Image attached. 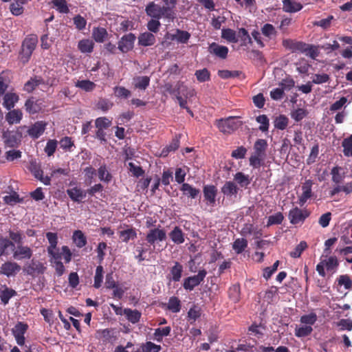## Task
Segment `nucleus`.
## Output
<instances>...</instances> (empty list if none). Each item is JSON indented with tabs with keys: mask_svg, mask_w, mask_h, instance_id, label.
<instances>
[{
	"mask_svg": "<svg viewBox=\"0 0 352 352\" xmlns=\"http://www.w3.org/2000/svg\"><path fill=\"white\" fill-rule=\"evenodd\" d=\"M47 122L45 121H36L31 125L27 131V133L32 139H38L45 131Z\"/></svg>",
	"mask_w": 352,
	"mask_h": 352,
	"instance_id": "dca6fc26",
	"label": "nucleus"
},
{
	"mask_svg": "<svg viewBox=\"0 0 352 352\" xmlns=\"http://www.w3.org/2000/svg\"><path fill=\"white\" fill-rule=\"evenodd\" d=\"M156 38L153 34L148 32L141 33L138 36V45L144 47L153 45Z\"/></svg>",
	"mask_w": 352,
	"mask_h": 352,
	"instance_id": "b1692460",
	"label": "nucleus"
},
{
	"mask_svg": "<svg viewBox=\"0 0 352 352\" xmlns=\"http://www.w3.org/2000/svg\"><path fill=\"white\" fill-rule=\"evenodd\" d=\"M310 215V212L307 209H300L295 207L289 210L288 218L292 224L302 223Z\"/></svg>",
	"mask_w": 352,
	"mask_h": 352,
	"instance_id": "423d86ee",
	"label": "nucleus"
},
{
	"mask_svg": "<svg viewBox=\"0 0 352 352\" xmlns=\"http://www.w3.org/2000/svg\"><path fill=\"white\" fill-rule=\"evenodd\" d=\"M16 295V292L15 290L6 287V288L0 293V299L1 302L6 305L8 303L10 299Z\"/></svg>",
	"mask_w": 352,
	"mask_h": 352,
	"instance_id": "49530a36",
	"label": "nucleus"
},
{
	"mask_svg": "<svg viewBox=\"0 0 352 352\" xmlns=\"http://www.w3.org/2000/svg\"><path fill=\"white\" fill-rule=\"evenodd\" d=\"M207 275V271L205 269L200 270L198 274L194 276H188L184 279L183 287L186 291H192L196 287L199 285Z\"/></svg>",
	"mask_w": 352,
	"mask_h": 352,
	"instance_id": "39448f33",
	"label": "nucleus"
},
{
	"mask_svg": "<svg viewBox=\"0 0 352 352\" xmlns=\"http://www.w3.org/2000/svg\"><path fill=\"white\" fill-rule=\"evenodd\" d=\"M103 267L98 265L96 269L94 287L98 289L101 287L103 280Z\"/></svg>",
	"mask_w": 352,
	"mask_h": 352,
	"instance_id": "680f3d73",
	"label": "nucleus"
},
{
	"mask_svg": "<svg viewBox=\"0 0 352 352\" xmlns=\"http://www.w3.org/2000/svg\"><path fill=\"white\" fill-rule=\"evenodd\" d=\"M262 34L269 38H271L272 36H276L277 35V31L275 28L270 23H265L261 28Z\"/></svg>",
	"mask_w": 352,
	"mask_h": 352,
	"instance_id": "0e129e2a",
	"label": "nucleus"
},
{
	"mask_svg": "<svg viewBox=\"0 0 352 352\" xmlns=\"http://www.w3.org/2000/svg\"><path fill=\"white\" fill-rule=\"evenodd\" d=\"M29 170L31 173L38 180L41 182L46 186H49L51 184V178L48 176H43V171L41 168V166L39 163H37L36 160H32L30 162Z\"/></svg>",
	"mask_w": 352,
	"mask_h": 352,
	"instance_id": "0eeeda50",
	"label": "nucleus"
},
{
	"mask_svg": "<svg viewBox=\"0 0 352 352\" xmlns=\"http://www.w3.org/2000/svg\"><path fill=\"white\" fill-rule=\"evenodd\" d=\"M289 123V119L285 115H279L274 121L275 128L284 130L287 128Z\"/></svg>",
	"mask_w": 352,
	"mask_h": 352,
	"instance_id": "4d7b16f0",
	"label": "nucleus"
},
{
	"mask_svg": "<svg viewBox=\"0 0 352 352\" xmlns=\"http://www.w3.org/2000/svg\"><path fill=\"white\" fill-rule=\"evenodd\" d=\"M8 111L6 115V120L8 123L10 125L19 123L23 118L22 111L19 109Z\"/></svg>",
	"mask_w": 352,
	"mask_h": 352,
	"instance_id": "bb28decb",
	"label": "nucleus"
},
{
	"mask_svg": "<svg viewBox=\"0 0 352 352\" xmlns=\"http://www.w3.org/2000/svg\"><path fill=\"white\" fill-rule=\"evenodd\" d=\"M107 34V31L104 28H94L92 30V37L97 43H102Z\"/></svg>",
	"mask_w": 352,
	"mask_h": 352,
	"instance_id": "ea45409f",
	"label": "nucleus"
},
{
	"mask_svg": "<svg viewBox=\"0 0 352 352\" xmlns=\"http://www.w3.org/2000/svg\"><path fill=\"white\" fill-rule=\"evenodd\" d=\"M204 201L210 206H214L216 203L217 188L214 185H205L203 187Z\"/></svg>",
	"mask_w": 352,
	"mask_h": 352,
	"instance_id": "2eb2a0df",
	"label": "nucleus"
},
{
	"mask_svg": "<svg viewBox=\"0 0 352 352\" xmlns=\"http://www.w3.org/2000/svg\"><path fill=\"white\" fill-rule=\"evenodd\" d=\"M150 84V78L146 76L133 78V85L135 89L145 90Z\"/></svg>",
	"mask_w": 352,
	"mask_h": 352,
	"instance_id": "e433bc0d",
	"label": "nucleus"
},
{
	"mask_svg": "<svg viewBox=\"0 0 352 352\" xmlns=\"http://www.w3.org/2000/svg\"><path fill=\"white\" fill-rule=\"evenodd\" d=\"M267 147V142L265 140L258 139L254 144V154L265 157Z\"/></svg>",
	"mask_w": 352,
	"mask_h": 352,
	"instance_id": "473e14b6",
	"label": "nucleus"
},
{
	"mask_svg": "<svg viewBox=\"0 0 352 352\" xmlns=\"http://www.w3.org/2000/svg\"><path fill=\"white\" fill-rule=\"evenodd\" d=\"M123 314L126 318L132 324L138 323L141 318L142 314L137 309H131L130 308H125L123 309Z\"/></svg>",
	"mask_w": 352,
	"mask_h": 352,
	"instance_id": "c756f323",
	"label": "nucleus"
},
{
	"mask_svg": "<svg viewBox=\"0 0 352 352\" xmlns=\"http://www.w3.org/2000/svg\"><path fill=\"white\" fill-rule=\"evenodd\" d=\"M283 45L292 52L302 53L306 52V47H308V43L288 38L283 41Z\"/></svg>",
	"mask_w": 352,
	"mask_h": 352,
	"instance_id": "f8f14e48",
	"label": "nucleus"
},
{
	"mask_svg": "<svg viewBox=\"0 0 352 352\" xmlns=\"http://www.w3.org/2000/svg\"><path fill=\"white\" fill-rule=\"evenodd\" d=\"M209 52L220 58L225 59L228 56V48L226 46L212 43L209 46Z\"/></svg>",
	"mask_w": 352,
	"mask_h": 352,
	"instance_id": "393cba45",
	"label": "nucleus"
},
{
	"mask_svg": "<svg viewBox=\"0 0 352 352\" xmlns=\"http://www.w3.org/2000/svg\"><path fill=\"white\" fill-rule=\"evenodd\" d=\"M136 231L133 228L120 232V237L122 239V241L125 243H127L131 239H133L136 238Z\"/></svg>",
	"mask_w": 352,
	"mask_h": 352,
	"instance_id": "864d4df0",
	"label": "nucleus"
},
{
	"mask_svg": "<svg viewBox=\"0 0 352 352\" xmlns=\"http://www.w3.org/2000/svg\"><path fill=\"white\" fill-rule=\"evenodd\" d=\"M313 331V328L311 326H302L295 329V336L298 338H303L308 336Z\"/></svg>",
	"mask_w": 352,
	"mask_h": 352,
	"instance_id": "338daca9",
	"label": "nucleus"
},
{
	"mask_svg": "<svg viewBox=\"0 0 352 352\" xmlns=\"http://www.w3.org/2000/svg\"><path fill=\"white\" fill-rule=\"evenodd\" d=\"M94 43L90 39H82L78 42V47L82 53H91L93 52Z\"/></svg>",
	"mask_w": 352,
	"mask_h": 352,
	"instance_id": "79ce46f5",
	"label": "nucleus"
},
{
	"mask_svg": "<svg viewBox=\"0 0 352 352\" xmlns=\"http://www.w3.org/2000/svg\"><path fill=\"white\" fill-rule=\"evenodd\" d=\"M221 37L230 43H236L238 41L236 32L230 28L222 30Z\"/></svg>",
	"mask_w": 352,
	"mask_h": 352,
	"instance_id": "603ef678",
	"label": "nucleus"
},
{
	"mask_svg": "<svg viewBox=\"0 0 352 352\" xmlns=\"http://www.w3.org/2000/svg\"><path fill=\"white\" fill-rule=\"evenodd\" d=\"M25 3L23 0H14L10 6V12L15 16L21 15L24 10L23 6Z\"/></svg>",
	"mask_w": 352,
	"mask_h": 352,
	"instance_id": "a18cd8bd",
	"label": "nucleus"
},
{
	"mask_svg": "<svg viewBox=\"0 0 352 352\" xmlns=\"http://www.w3.org/2000/svg\"><path fill=\"white\" fill-rule=\"evenodd\" d=\"M218 76L222 79L241 78V76H243V78H245V75L243 74V72L241 71H238V70H234V71H230L228 69L219 70Z\"/></svg>",
	"mask_w": 352,
	"mask_h": 352,
	"instance_id": "c9c22d12",
	"label": "nucleus"
},
{
	"mask_svg": "<svg viewBox=\"0 0 352 352\" xmlns=\"http://www.w3.org/2000/svg\"><path fill=\"white\" fill-rule=\"evenodd\" d=\"M2 138L5 145L8 147H18L21 142V135L14 131H4L3 133Z\"/></svg>",
	"mask_w": 352,
	"mask_h": 352,
	"instance_id": "6e6552de",
	"label": "nucleus"
},
{
	"mask_svg": "<svg viewBox=\"0 0 352 352\" xmlns=\"http://www.w3.org/2000/svg\"><path fill=\"white\" fill-rule=\"evenodd\" d=\"M215 124L223 133L230 134L236 131L241 124L235 117H228L217 120Z\"/></svg>",
	"mask_w": 352,
	"mask_h": 352,
	"instance_id": "20e7f679",
	"label": "nucleus"
},
{
	"mask_svg": "<svg viewBox=\"0 0 352 352\" xmlns=\"http://www.w3.org/2000/svg\"><path fill=\"white\" fill-rule=\"evenodd\" d=\"M183 272V266L179 262H175V265L170 269V275L172 280L174 282L180 280Z\"/></svg>",
	"mask_w": 352,
	"mask_h": 352,
	"instance_id": "4c0bfd02",
	"label": "nucleus"
},
{
	"mask_svg": "<svg viewBox=\"0 0 352 352\" xmlns=\"http://www.w3.org/2000/svg\"><path fill=\"white\" fill-rule=\"evenodd\" d=\"M179 136L176 135L174 137L170 144L167 145L163 150L162 151L161 156L166 157L168 155V153L171 151H175L179 147L180 142H179Z\"/></svg>",
	"mask_w": 352,
	"mask_h": 352,
	"instance_id": "f704fd0d",
	"label": "nucleus"
},
{
	"mask_svg": "<svg viewBox=\"0 0 352 352\" xmlns=\"http://www.w3.org/2000/svg\"><path fill=\"white\" fill-rule=\"evenodd\" d=\"M3 106L7 109L10 110L15 106V104L18 102L19 96L13 92H8L4 94L3 96Z\"/></svg>",
	"mask_w": 352,
	"mask_h": 352,
	"instance_id": "4be33fe9",
	"label": "nucleus"
},
{
	"mask_svg": "<svg viewBox=\"0 0 352 352\" xmlns=\"http://www.w3.org/2000/svg\"><path fill=\"white\" fill-rule=\"evenodd\" d=\"M145 12L152 19H160L164 17L173 20L175 18V14L170 6H161L153 1L148 3L146 6Z\"/></svg>",
	"mask_w": 352,
	"mask_h": 352,
	"instance_id": "f257e3e1",
	"label": "nucleus"
},
{
	"mask_svg": "<svg viewBox=\"0 0 352 352\" xmlns=\"http://www.w3.org/2000/svg\"><path fill=\"white\" fill-rule=\"evenodd\" d=\"M9 248L13 250V248H15L14 243L7 237L0 236V256H8Z\"/></svg>",
	"mask_w": 352,
	"mask_h": 352,
	"instance_id": "2f4dec72",
	"label": "nucleus"
},
{
	"mask_svg": "<svg viewBox=\"0 0 352 352\" xmlns=\"http://www.w3.org/2000/svg\"><path fill=\"white\" fill-rule=\"evenodd\" d=\"M13 258L16 260L30 259L33 255L32 250L28 245H19L13 248Z\"/></svg>",
	"mask_w": 352,
	"mask_h": 352,
	"instance_id": "4468645a",
	"label": "nucleus"
},
{
	"mask_svg": "<svg viewBox=\"0 0 352 352\" xmlns=\"http://www.w3.org/2000/svg\"><path fill=\"white\" fill-rule=\"evenodd\" d=\"M180 190L183 192L184 195L190 199H196L200 194L199 189L192 186L188 183H183Z\"/></svg>",
	"mask_w": 352,
	"mask_h": 352,
	"instance_id": "c85d7f7f",
	"label": "nucleus"
},
{
	"mask_svg": "<svg viewBox=\"0 0 352 352\" xmlns=\"http://www.w3.org/2000/svg\"><path fill=\"white\" fill-rule=\"evenodd\" d=\"M248 246V241L245 239H236L233 244L232 248L237 254L242 253Z\"/></svg>",
	"mask_w": 352,
	"mask_h": 352,
	"instance_id": "6e6d98bb",
	"label": "nucleus"
},
{
	"mask_svg": "<svg viewBox=\"0 0 352 352\" xmlns=\"http://www.w3.org/2000/svg\"><path fill=\"white\" fill-rule=\"evenodd\" d=\"M10 239L14 243H16L17 245L23 244L24 235L21 230H18L16 232L12 231L10 230L8 231Z\"/></svg>",
	"mask_w": 352,
	"mask_h": 352,
	"instance_id": "052dcab7",
	"label": "nucleus"
},
{
	"mask_svg": "<svg viewBox=\"0 0 352 352\" xmlns=\"http://www.w3.org/2000/svg\"><path fill=\"white\" fill-rule=\"evenodd\" d=\"M190 38V34L187 31L177 29L175 34L170 35V38L173 41H177L180 43H187Z\"/></svg>",
	"mask_w": 352,
	"mask_h": 352,
	"instance_id": "7c9ffc66",
	"label": "nucleus"
},
{
	"mask_svg": "<svg viewBox=\"0 0 352 352\" xmlns=\"http://www.w3.org/2000/svg\"><path fill=\"white\" fill-rule=\"evenodd\" d=\"M239 190L237 185L232 181L226 182L221 187V192L226 197H236Z\"/></svg>",
	"mask_w": 352,
	"mask_h": 352,
	"instance_id": "a878e982",
	"label": "nucleus"
},
{
	"mask_svg": "<svg viewBox=\"0 0 352 352\" xmlns=\"http://www.w3.org/2000/svg\"><path fill=\"white\" fill-rule=\"evenodd\" d=\"M46 238L49 242V245L47 248V251L49 256H53L58 258V254L60 252L57 249L58 244V234L55 232H48L46 233Z\"/></svg>",
	"mask_w": 352,
	"mask_h": 352,
	"instance_id": "9b49d317",
	"label": "nucleus"
},
{
	"mask_svg": "<svg viewBox=\"0 0 352 352\" xmlns=\"http://www.w3.org/2000/svg\"><path fill=\"white\" fill-rule=\"evenodd\" d=\"M37 43L38 37L35 34H30L23 40L19 54V58L23 64L27 63L30 59Z\"/></svg>",
	"mask_w": 352,
	"mask_h": 352,
	"instance_id": "7ed1b4c3",
	"label": "nucleus"
},
{
	"mask_svg": "<svg viewBox=\"0 0 352 352\" xmlns=\"http://www.w3.org/2000/svg\"><path fill=\"white\" fill-rule=\"evenodd\" d=\"M136 37L133 33L124 35L118 41V48L122 52L126 53L133 48Z\"/></svg>",
	"mask_w": 352,
	"mask_h": 352,
	"instance_id": "ddd939ff",
	"label": "nucleus"
},
{
	"mask_svg": "<svg viewBox=\"0 0 352 352\" xmlns=\"http://www.w3.org/2000/svg\"><path fill=\"white\" fill-rule=\"evenodd\" d=\"M234 180L241 187L247 188L251 182V179L248 175L242 172H238L234 175Z\"/></svg>",
	"mask_w": 352,
	"mask_h": 352,
	"instance_id": "58836bf2",
	"label": "nucleus"
},
{
	"mask_svg": "<svg viewBox=\"0 0 352 352\" xmlns=\"http://www.w3.org/2000/svg\"><path fill=\"white\" fill-rule=\"evenodd\" d=\"M240 293L239 285H234L228 290L229 298L234 303H236L240 300Z\"/></svg>",
	"mask_w": 352,
	"mask_h": 352,
	"instance_id": "13d9d810",
	"label": "nucleus"
},
{
	"mask_svg": "<svg viewBox=\"0 0 352 352\" xmlns=\"http://www.w3.org/2000/svg\"><path fill=\"white\" fill-rule=\"evenodd\" d=\"M28 329V325L23 322H18L14 327L12 329V334L16 340V343L19 346L25 344L24 335Z\"/></svg>",
	"mask_w": 352,
	"mask_h": 352,
	"instance_id": "1a4fd4ad",
	"label": "nucleus"
},
{
	"mask_svg": "<svg viewBox=\"0 0 352 352\" xmlns=\"http://www.w3.org/2000/svg\"><path fill=\"white\" fill-rule=\"evenodd\" d=\"M61 253L58 254V258H55L53 256H50V262L55 268L56 274L58 276H61L65 271V267L63 263L60 261L62 256L65 263H69L72 261V254L67 245H63L61 248Z\"/></svg>",
	"mask_w": 352,
	"mask_h": 352,
	"instance_id": "f03ea898",
	"label": "nucleus"
},
{
	"mask_svg": "<svg viewBox=\"0 0 352 352\" xmlns=\"http://www.w3.org/2000/svg\"><path fill=\"white\" fill-rule=\"evenodd\" d=\"M113 92L118 98L127 99L131 96V91L122 86H116Z\"/></svg>",
	"mask_w": 352,
	"mask_h": 352,
	"instance_id": "3c124183",
	"label": "nucleus"
},
{
	"mask_svg": "<svg viewBox=\"0 0 352 352\" xmlns=\"http://www.w3.org/2000/svg\"><path fill=\"white\" fill-rule=\"evenodd\" d=\"M52 3L60 13L67 14L69 12L66 0H53Z\"/></svg>",
	"mask_w": 352,
	"mask_h": 352,
	"instance_id": "774afa93",
	"label": "nucleus"
},
{
	"mask_svg": "<svg viewBox=\"0 0 352 352\" xmlns=\"http://www.w3.org/2000/svg\"><path fill=\"white\" fill-rule=\"evenodd\" d=\"M283 10L287 13H294L301 10L302 5L294 0H282Z\"/></svg>",
	"mask_w": 352,
	"mask_h": 352,
	"instance_id": "5701e85b",
	"label": "nucleus"
},
{
	"mask_svg": "<svg viewBox=\"0 0 352 352\" xmlns=\"http://www.w3.org/2000/svg\"><path fill=\"white\" fill-rule=\"evenodd\" d=\"M283 219H284V216L280 212H278L274 214L270 215L267 219V227H270L272 225H279V224L282 223Z\"/></svg>",
	"mask_w": 352,
	"mask_h": 352,
	"instance_id": "e2e57ef3",
	"label": "nucleus"
},
{
	"mask_svg": "<svg viewBox=\"0 0 352 352\" xmlns=\"http://www.w3.org/2000/svg\"><path fill=\"white\" fill-rule=\"evenodd\" d=\"M66 192L69 197L74 202L80 203L86 197L87 192L77 186L68 188Z\"/></svg>",
	"mask_w": 352,
	"mask_h": 352,
	"instance_id": "aec40b11",
	"label": "nucleus"
},
{
	"mask_svg": "<svg viewBox=\"0 0 352 352\" xmlns=\"http://www.w3.org/2000/svg\"><path fill=\"white\" fill-rule=\"evenodd\" d=\"M312 181L310 179L306 180L305 182L302 186V193L298 199V204L300 206H302L308 199L311 197V186H312Z\"/></svg>",
	"mask_w": 352,
	"mask_h": 352,
	"instance_id": "412c9836",
	"label": "nucleus"
},
{
	"mask_svg": "<svg viewBox=\"0 0 352 352\" xmlns=\"http://www.w3.org/2000/svg\"><path fill=\"white\" fill-rule=\"evenodd\" d=\"M169 237L174 243L177 245L182 244L185 241V234L179 226H175L169 232Z\"/></svg>",
	"mask_w": 352,
	"mask_h": 352,
	"instance_id": "cd10ccee",
	"label": "nucleus"
},
{
	"mask_svg": "<svg viewBox=\"0 0 352 352\" xmlns=\"http://www.w3.org/2000/svg\"><path fill=\"white\" fill-rule=\"evenodd\" d=\"M73 240L76 246L82 248L86 245L87 241V238L81 230H76L73 234Z\"/></svg>",
	"mask_w": 352,
	"mask_h": 352,
	"instance_id": "37998d69",
	"label": "nucleus"
},
{
	"mask_svg": "<svg viewBox=\"0 0 352 352\" xmlns=\"http://www.w3.org/2000/svg\"><path fill=\"white\" fill-rule=\"evenodd\" d=\"M167 309L173 313H178L181 310V301L176 296H171L167 303Z\"/></svg>",
	"mask_w": 352,
	"mask_h": 352,
	"instance_id": "c03bdc74",
	"label": "nucleus"
},
{
	"mask_svg": "<svg viewBox=\"0 0 352 352\" xmlns=\"http://www.w3.org/2000/svg\"><path fill=\"white\" fill-rule=\"evenodd\" d=\"M43 100L30 97L25 102V111L30 115L39 113L43 109Z\"/></svg>",
	"mask_w": 352,
	"mask_h": 352,
	"instance_id": "f3484780",
	"label": "nucleus"
},
{
	"mask_svg": "<svg viewBox=\"0 0 352 352\" xmlns=\"http://www.w3.org/2000/svg\"><path fill=\"white\" fill-rule=\"evenodd\" d=\"M21 270V266L14 261H6L0 267V274L7 277H14Z\"/></svg>",
	"mask_w": 352,
	"mask_h": 352,
	"instance_id": "9d476101",
	"label": "nucleus"
},
{
	"mask_svg": "<svg viewBox=\"0 0 352 352\" xmlns=\"http://www.w3.org/2000/svg\"><path fill=\"white\" fill-rule=\"evenodd\" d=\"M75 86L85 91H91L95 89L96 84L89 80H77L75 83Z\"/></svg>",
	"mask_w": 352,
	"mask_h": 352,
	"instance_id": "8fccbe9b",
	"label": "nucleus"
},
{
	"mask_svg": "<svg viewBox=\"0 0 352 352\" xmlns=\"http://www.w3.org/2000/svg\"><path fill=\"white\" fill-rule=\"evenodd\" d=\"M342 146L344 155L346 157H352V135L343 140Z\"/></svg>",
	"mask_w": 352,
	"mask_h": 352,
	"instance_id": "5fc2aeb1",
	"label": "nucleus"
},
{
	"mask_svg": "<svg viewBox=\"0 0 352 352\" xmlns=\"http://www.w3.org/2000/svg\"><path fill=\"white\" fill-rule=\"evenodd\" d=\"M195 75L197 80L200 82H204L210 80V73L206 68L197 70Z\"/></svg>",
	"mask_w": 352,
	"mask_h": 352,
	"instance_id": "bf43d9fd",
	"label": "nucleus"
},
{
	"mask_svg": "<svg viewBox=\"0 0 352 352\" xmlns=\"http://www.w3.org/2000/svg\"><path fill=\"white\" fill-rule=\"evenodd\" d=\"M171 331V328L169 326L162 327V328H157L155 329L154 332V339L160 342L162 341L163 337L167 336L170 334Z\"/></svg>",
	"mask_w": 352,
	"mask_h": 352,
	"instance_id": "09e8293b",
	"label": "nucleus"
},
{
	"mask_svg": "<svg viewBox=\"0 0 352 352\" xmlns=\"http://www.w3.org/2000/svg\"><path fill=\"white\" fill-rule=\"evenodd\" d=\"M166 239L164 230L159 228L151 229L146 234V240L150 245H154L157 241H163Z\"/></svg>",
	"mask_w": 352,
	"mask_h": 352,
	"instance_id": "a211bd4d",
	"label": "nucleus"
},
{
	"mask_svg": "<svg viewBox=\"0 0 352 352\" xmlns=\"http://www.w3.org/2000/svg\"><path fill=\"white\" fill-rule=\"evenodd\" d=\"M322 261L329 272H335L339 266V261L336 256H331L324 259L322 258Z\"/></svg>",
	"mask_w": 352,
	"mask_h": 352,
	"instance_id": "72a5a7b5",
	"label": "nucleus"
},
{
	"mask_svg": "<svg viewBox=\"0 0 352 352\" xmlns=\"http://www.w3.org/2000/svg\"><path fill=\"white\" fill-rule=\"evenodd\" d=\"M256 120L257 122L261 124L259 126V130L262 132H265L268 131L269 129V119L266 115H260L256 117Z\"/></svg>",
	"mask_w": 352,
	"mask_h": 352,
	"instance_id": "69168bd1",
	"label": "nucleus"
},
{
	"mask_svg": "<svg viewBox=\"0 0 352 352\" xmlns=\"http://www.w3.org/2000/svg\"><path fill=\"white\" fill-rule=\"evenodd\" d=\"M10 84V80L6 71L0 73V96H3L7 91Z\"/></svg>",
	"mask_w": 352,
	"mask_h": 352,
	"instance_id": "a19ab883",
	"label": "nucleus"
},
{
	"mask_svg": "<svg viewBox=\"0 0 352 352\" xmlns=\"http://www.w3.org/2000/svg\"><path fill=\"white\" fill-rule=\"evenodd\" d=\"M25 270L28 274L34 276L36 274H43L46 270V267L39 261L32 259L26 266Z\"/></svg>",
	"mask_w": 352,
	"mask_h": 352,
	"instance_id": "6ab92c4d",
	"label": "nucleus"
},
{
	"mask_svg": "<svg viewBox=\"0 0 352 352\" xmlns=\"http://www.w3.org/2000/svg\"><path fill=\"white\" fill-rule=\"evenodd\" d=\"M98 178L102 182L109 183L112 179L111 173L108 171L105 164L101 165L98 169Z\"/></svg>",
	"mask_w": 352,
	"mask_h": 352,
	"instance_id": "de8ad7c7",
	"label": "nucleus"
}]
</instances>
